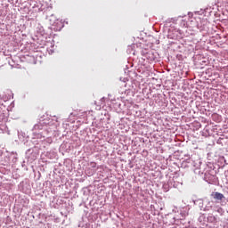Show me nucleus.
Masks as SVG:
<instances>
[{"label": "nucleus", "mask_w": 228, "mask_h": 228, "mask_svg": "<svg viewBox=\"0 0 228 228\" xmlns=\"http://www.w3.org/2000/svg\"><path fill=\"white\" fill-rule=\"evenodd\" d=\"M211 195L215 200H224L225 199V196L220 192H213Z\"/></svg>", "instance_id": "obj_1"}]
</instances>
